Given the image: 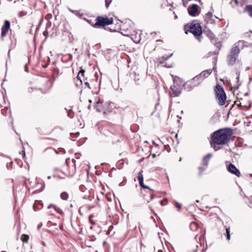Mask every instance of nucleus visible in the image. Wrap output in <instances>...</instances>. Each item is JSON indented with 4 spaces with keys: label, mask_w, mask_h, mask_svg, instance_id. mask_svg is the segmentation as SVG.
I'll return each instance as SVG.
<instances>
[{
    "label": "nucleus",
    "mask_w": 252,
    "mask_h": 252,
    "mask_svg": "<svg viewBox=\"0 0 252 252\" xmlns=\"http://www.w3.org/2000/svg\"><path fill=\"white\" fill-rule=\"evenodd\" d=\"M233 134V130L230 128L215 131L211 135L209 141L211 147L215 151L219 150L223 145L227 144Z\"/></svg>",
    "instance_id": "nucleus-1"
},
{
    "label": "nucleus",
    "mask_w": 252,
    "mask_h": 252,
    "mask_svg": "<svg viewBox=\"0 0 252 252\" xmlns=\"http://www.w3.org/2000/svg\"><path fill=\"white\" fill-rule=\"evenodd\" d=\"M184 31L186 34H188L189 32L193 34L195 37L199 42L201 40V35L202 29L200 24L197 20H193L192 22L186 24L184 26Z\"/></svg>",
    "instance_id": "nucleus-2"
},
{
    "label": "nucleus",
    "mask_w": 252,
    "mask_h": 252,
    "mask_svg": "<svg viewBox=\"0 0 252 252\" xmlns=\"http://www.w3.org/2000/svg\"><path fill=\"white\" fill-rule=\"evenodd\" d=\"M244 43V41L240 40L233 45L227 57V62L229 65H232L235 64L240 52V45Z\"/></svg>",
    "instance_id": "nucleus-3"
},
{
    "label": "nucleus",
    "mask_w": 252,
    "mask_h": 252,
    "mask_svg": "<svg viewBox=\"0 0 252 252\" xmlns=\"http://www.w3.org/2000/svg\"><path fill=\"white\" fill-rule=\"evenodd\" d=\"M215 99L218 104L220 106L225 105L227 96L223 88L217 84L214 88Z\"/></svg>",
    "instance_id": "nucleus-4"
},
{
    "label": "nucleus",
    "mask_w": 252,
    "mask_h": 252,
    "mask_svg": "<svg viewBox=\"0 0 252 252\" xmlns=\"http://www.w3.org/2000/svg\"><path fill=\"white\" fill-rule=\"evenodd\" d=\"M113 23V18H108L106 16H98L95 20L94 28H103L105 26L112 24Z\"/></svg>",
    "instance_id": "nucleus-5"
},
{
    "label": "nucleus",
    "mask_w": 252,
    "mask_h": 252,
    "mask_svg": "<svg viewBox=\"0 0 252 252\" xmlns=\"http://www.w3.org/2000/svg\"><path fill=\"white\" fill-rule=\"evenodd\" d=\"M138 180L139 181V185L143 189H147L149 190V197H147L145 194H143L144 198L145 200L147 201L148 203L150 202L152 200V199L154 198V192L155 191L150 188L148 186H146L144 184L143 181H144V177L143 175L142 174V171L139 172L138 173V176H137Z\"/></svg>",
    "instance_id": "nucleus-6"
},
{
    "label": "nucleus",
    "mask_w": 252,
    "mask_h": 252,
    "mask_svg": "<svg viewBox=\"0 0 252 252\" xmlns=\"http://www.w3.org/2000/svg\"><path fill=\"white\" fill-rule=\"evenodd\" d=\"M184 86L185 83L183 80H173V85L170 87L172 95L174 97L179 96Z\"/></svg>",
    "instance_id": "nucleus-7"
},
{
    "label": "nucleus",
    "mask_w": 252,
    "mask_h": 252,
    "mask_svg": "<svg viewBox=\"0 0 252 252\" xmlns=\"http://www.w3.org/2000/svg\"><path fill=\"white\" fill-rule=\"evenodd\" d=\"M232 82H230V88L231 90L233 92V94H237V98L238 99H240L241 101L243 102V104H248L249 103L250 104L249 101H247L245 102L244 101L243 99L241 98L240 94H239V89L241 86V83L239 82V80H232Z\"/></svg>",
    "instance_id": "nucleus-8"
},
{
    "label": "nucleus",
    "mask_w": 252,
    "mask_h": 252,
    "mask_svg": "<svg viewBox=\"0 0 252 252\" xmlns=\"http://www.w3.org/2000/svg\"><path fill=\"white\" fill-rule=\"evenodd\" d=\"M109 105H110V103H103L98 99L96 102L95 108L97 112H102L104 115H105L107 113L106 107L109 106Z\"/></svg>",
    "instance_id": "nucleus-9"
},
{
    "label": "nucleus",
    "mask_w": 252,
    "mask_h": 252,
    "mask_svg": "<svg viewBox=\"0 0 252 252\" xmlns=\"http://www.w3.org/2000/svg\"><path fill=\"white\" fill-rule=\"evenodd\" d=\"M188 12L191 16H197L200 12L199 10V6L196 4H191L188 7Z\"/></svg>",
    "instance_id": "nucleus-10"
},
{
    "label": "nucleus",
    "mask_w": 252,
    "mask_h": 252,
    "mask_svg": "<svg viewBox=\"0 0 252 252\" xmlns=\"http://www.w3.org/2000/svg\"><path fill=\"white\" fill-rule=\"evenodd\" d=\"M120 27L121 32L123 35L129 36L131 34L132 28L128 24L126 23H123Z\"/></svg>",
    "instance_id": "nucleus-11"
},
{
    "label": "nucleus",
    "mask_w": 252,
    "mask_h": 252,
    "mask_svg": "<svg viewBox=\"0 0 252 252\" xmlns=\"http://www.w3.org/2000/svg\"><path fill=\"white\" fill-rule=\"evenodd\" d=\"M227 170L229 172L236 175L238 177H240L241 175L239 170L232 163H229L227 166Z\"/></svg>",
    "instance_id": "nucleus-12"
},
{
    "label": "nucleus",
    "mask_w": 252,
    "mask_h": 252,
    "mask_svg": "<svg viewBox=\"0 0 252 252\" xmlns=\"http://www.w3.org/2000/svg\"><path fill=\"white\" fill-rule=\"evenodd\" d=\"M205 21L207 24H215L216 19L218 17L214 16L211 12H208L205 15Z\"/></svg>",
    "instance_id": "nucleus-13"
},
{
    "label": "nucleus",
    "mask_w": 252,
    "mask_h": 252,
    "mask_svg": "<svg viewBox=\"0 0 252 252\" xmlns=\"http://www.w3.org/2000/svg\"><path fill=\"white\" fill-rule=\"evenodd\" d=\"M10 27V22L8 20H5L4 24L1 27V37L5 36L8 30H9Z\"/></svg>",
    "instance_id": "nucleus-14"
},
{
    "label": "nucleus",
    "mask_w": 252,
    "mask_h": 252,
    "mask_svg": "<svg viewBox=\"0 0 252 252\" xmlns=\"http://www.w3.org/2000/svg\"><path fill=\"white\" fill-rule=\"evenodd\" d=\"M234 104L236 105L241 109H247L251 107V104L249 103H248V104H243V102L241 101L240 99L238 100V99L237 100L235 101Z\"/></svg>",
    "instance_id": "nucleus-15"
},
{
    "label": "nucleus",
    "mask_w": 252,
    "mask_h": 252,
    "mask_svg": "<svg viewBox=\"0 0 252 252\" xmlns=\"http://www.w3.org/2000/svg\"><path fill=\"white\" fill-rule=\"evenodd\" d=\"M219 53V51H217V52H209L208 53V56H207V58L211 57V56H212V63L213 64V65L214 66H215L216 64V63L217 62V57L216 56L217 55H218ZM214 68V67H213V68Z\"/></svg>",
    "instance_id": "nucleus-16"
},
{
    "label": "nucleus",
    "mask_w": 252,
    "mask_h": 252,
    "mask_svg": "<svg viewBox=\"0 0 252 252\" xmlns=\"http://www.w3.org/2000/svg\"><path fill=\"white\" fill-rule=\"evenodd\" d=\"M84 84L83 85L82 80H76V85L77 87L82 86V88H88L89 89H91V87L90 86L89 83L87 82H85V80H84Z\"/></svg>",
    "instance_id": "nucleus-17"
},
{
    "label": "nucleus",
    "mask_w": 252,
    "mask_h": 252,
    "mask_svg": "<svg viewBox=\"0 0 252 252\" xmlns=\"http://www.w3.org/2000/svg\"><path fill=\"white\" fill-rule=\"evenodd\" d=\"M43 203L41 200H36L33 205V209L35 211H38L43 207Z\"/></svg>",
    "instance_id": "nucleus-18"
},
{
    "label": "nucleus",
    "mask_w": 252,
    "mask_h": 252,
    "mask_svg": "<svg viewBox=\"0 0 252 252\" xmlns=\"http://www.w3.org/2000/svg\"><path fill=\"white\" fill-rule=\"evenodd\" d=\"M212 69H207L206 70L203 71L201 73H200L199 75V76L201 78L205 79L206 78H208L212 73Z\"/></svg>",
    "instance_id": "nucleus-19"
},
{
    "label": "nucleus",
    "mask_w": 252,
    "mask_h": 252,
    "mask_svg": "<svg viewBox=\"0 0 252 252\" xmlns=\"http://www.w3.org/2000/svg\"><path fill=\"white\" fill-rule=\"evenodd\" d=\"M1 113L2 115L4 116L9 115L10 117H11V110L10 108L8 107H5L3 109H2L1 110Z\"/></svg>",
    "instance_id": "nucleus-20"
},
{
    "label": "nucleus",
    "mask_w": 252,
    "mask_h": 252,
    "mask_svg": "<svg viewBox=\"0 0 252 252\" xmlns=\"http://www.w3.org/2000/svg\"><path fill=\"white\" fill-rule=\"evenodd\" d=\"M53 209L54 210V212L59 213V214H62L63 211L62 210L59 208L58 207L54 205H50V206H48V210H50V211H48V213L50 212H51L52 211L51 210L52 209Z\"/></svg>",
    "instance_id": "nucleus-21"
},
{
    "label": "nucleus",
    "mask_w": 252,
    "mask_h": 252,
    "mask_svg": "<svg viewBox=\"0 0 252 252\" xmlns=\"http://www.w3.org/2000/svg\"><path fill=\"white\" fill-rule=\"evenodd\" d=\"M244 11L247 12L249 16L252 18V5H246L244 8Z\"/></svg>",
    "instance_id": "nucleus-22"
},
{
    "label": "nucleus",
    "mask_w": 252,
    "mask_h": 252,
    "mask_svg": "<svg viewBox=\"0 0 252 252\" xmlns=\"http://www.w3.org/2000/svg\"><path fill=\"white\" fill-rule=\"evenodd\" d=\"M189 227L192 231H196L199 228V225L197 222L193 221L190 223Z\"/></svg>",
    "instance_id": "nucleus-23"
},
{
    "label": "nucleus",
    "mask_w": 252,
    "mask_h": 252,
    "mask_svg": "<svg viewBox=\"0 0 252 252\" xmlns=\"http://www.w3.org/2000/svg\"><path fill=\"white\" fill-rule=\"evenodd\" d=\"M145 48L148 50L149 52L153 51L155 49V46L154 44L151 42H148L145 46Z\"/></svg>",
    "instance_id": "nucleus-24"
},
{
    "label": "nucleus",
    "mask_w": 252,
    "mask_h": 252,
    "mask_svg": "<svg viewBox=\"0 0 252 252\" xmlns=\"http://www.w3.org/2000/svg\"><path fill=\"white\" fill-rule=\"evenodd\" d=\"M86 73V70L81 68V69L79 70V71L78 73L77 76V79H81V78H87V76H85Z\"/></svg>",
    "instance_id": "nucleus-25"
},
{
    "label": "nucleus",
    "mask_w": 252,
    "mask_h": 252,
    "mask_svg": "<svg viewBox=\"0 0 252 252\" xmlns=\"http://www.w3.org/2000/svg\"><path fill=\"white\" fill-rule=\"evenodd\" d=\"M212 157V155L211 154H208L207 155H206L204 158H203V164L205 165V166H207L208 165V162L210 159V158H211Z\"/></svg>",
    "instance_id": "nucleus-26"
},
{
    "label": "nucleus",
    "mask_w": 252,
    "mask_h": 252,
    "mask_svg": "<svg viewBox=\"0 0 252 252\" xmlns=\"http://www.w3.org/2000/svg\"><path fill=\"white\" fill-rule=\"evenodd\" d=\"M59 71L58 69H54L52 73V79H56L58 77Z\"/></svg>",
    "instance_id": "nucleus-27"
},
{
    "label": "nucleus",
    "mask_w": 252,
    "mask_h": 252,
    "mask_svg": "<svg viewBox=\"0 0 252 252\" xmlns=\"http://www.w3.org/2000/svg\"><path fill=\"white\" fill-rule=\"evenodd\" d=\"M68 194L67 193V192L65 191L63 192L61 194V198L64 200H67L68 198Z\"/></svg>",
    "instance_id": "nucleus-28"
},
{
    "label": "nucleus",
    "mask_w": 252,
    "mask_h": 252,
    "mask_svg": "<svg viewBox=\"0 0 252 252\" xmlns=\"http://www.w3.org/2000/svg\"><path fill=\"white\" fill-rule=\"evenodd\" d=\"M226 237L227 240H230V227L226 228Z\"/></svg>",
    "instance_id": "nucleus-29"
},
{
    "label": "nucleus",
    "mask_w": 252,
    "mask_h": 252,
    "mask_svg": "<svg viewBox=\"0 0 252 252\" xmlns=\"http://www.w3.org/2000/svg\"><path fill=\"white\" fill-rule=\"evenodd\" d=\"M29 239V236L27 234H23L21 236V240L24 242H27Z\"/></svg>",
    "instance_id": "nucleus-30"
},
{
    "label": "nucleus",
    "mask_w": 252,
    "mask_h": 252,
    "mask_svg": "<svg viewBox=\"0 0 252 252\" xmlns=\"http://www.w3.org/2000/svg\"><path fill=\"white\" fill-rule=\"evenodd\" d=\"M168 202V199L167 198H164V199L160 201V204L161 206H164L167 204Z\"/></svg>",
    "instance_id": "nucleus-31"
},
{
    "label": "nucleus",
    "mask_w": 252,
    "mask_h": 252,
    "mask_svg": "<svg viewBox=\"0 0 252 252\" xmlns=\"http://www.w3.org/2000/svg\"><path fill=\"white\" fill-rule=\"evenodd\" d=\"M112 105L111 103H110V105L109 106L106 107V111L107 113L105 115H107L112 112Z\"/></svg>",
    "instance_id": "nucleus-32"
},
{
    "label": "nucleus",
    "mask_w": 252,
    "mask_h": 252,
    "mask_svg": "<svg viewBox=\"0 0 252 252\" xmlns=\"http://www.w3.org/2000/svg\"><path fill=\"white\" fill-rule=\"evenodd\" d=\"M85 20L89 24H90L91 26L94 28L95 21H93L92 20L87 19H86Z\"/></svg>",
    "instance_id": "nucleus-33"
},
{
    "label": "nucleus",
    "mask_w": 252,
    "mask_h": 252,
    "mask_svg": "<svg viewBox=\"0 0 252 252\" xmlns=\"http://www.w3.org/2000/svg\"><path fill=\"white\" fill-rule=\"evenodd\" d=\"M94 217L93 215H91L89 216V221L91 223H92L93 225H94L95 224V222L92 220V218Z\"/></svg>",
    "instance_id": "nucleus-34"
},
{
    "label": "nucleus",
    "mask_w": 252,
    "mask_h": 252,
    "mask_svg": "<svg viewBox=\"0 0 252 252\" xmlns=\"http://www.w3.org/2000/svg\"><path fill=\"white\" fill-rule=\"evenodd\" d=\"M112 1V0H105V6H106V8H108L109 6V5L111 3Z\"/></svg>",
    "instance_id": "nucleus-35"
},
{
    "label": "nucleus",
    "mask_w": 252,
    "mask_h": 252,
    "mask_svg": "<svg viewBox=\"0 0 252 252\" xmlns=\"http://www.w3.org/2000/svg\"><path fill=\"white\" fill-rule=\"evenodd\" d=\"M79 135V132H76L75 133H70V136L72 138L77 137Z\"/></svg>",
    "instance_id": "nucleus-36"
},
{
    "label": "nucleus",
    "mask_w": 252,
    "mask_h": 252,
    "mask_svg": "<svg viewBox=\"0 0 252 252\" xmlns=\"http://www.w3.org/2000/svg\"><path fill=\"white\" fill-rule=\"evenodd\" d=\"M43 35L45 37V39L47 38V23L46 24L45 30L43 32Z\"/></svg>",
    "instance_id": "nucleus-37"
},
{
    "label": "nucleus",
    "mask_w": 252,
    "mask_h": 252,
    "mask_svg": "<svg viewBox=\"0 0 252 252\" xmlns=\"http://www.w3.org/2000/svg\"><path fill=\"white\" fill-rule=\"evenodd\" d=\"M80 189L82 192H85L86 190H87V189L86 188L85 186L84 185L80 186Z\"/></svg>",
    "instance_id": "nucleus-38"
},
{
    "label": "nucleus",
    "mask_w": 252,
    "mask_h": 252,
    "mask_svg": "<svg viewBox=\"0 0 252 252\" xmlns=\"http://www.w3.org/2000/svg\"><path fill=\"white\" fill-rule=\"evenodd\" d=\"M113 225H110V226L108 227V230H107V231L106 234H107V235L110 234V231L113 229Z\"/></svg>",
    "instance_id": "nucleus-39"
},
{
    "label": "nucleus",
    "mask_w": 252,
    "mask_h": 252,
    "mask_svg": "<svg viewBox=\"0 0 252 252\" xmlns=\"http://www.w3.org/2000/svg\"><path fill=\"white\" fill-rule=\"evenodd\" d=\"M175 206L178 208V210H180L181 208V205L178 203V202H176V204H175Z\"/></svg>",
    "instance_id": "nucleus-40"
},
{
    "label": "nucleus",
    "mask_w": 252,
    "mask_h": 252,
    "mask_svg": "<svg viewBox=\"0 0 252 252\" xmlns=\"http://www.w3.org/2000/svg\"><path fill=\"white\" fill-rule=\"evenodd\" d=\"M90 196V192L89 191H88V192L86 194H84V195H83V198H87L88 197H89Z\"/></svg>",
    "instance_id": "nucleus-41"
},
{
    "label": "nucleus",
    "mask_w": 252,
    "mask_h": 252,
    "mask_svg": "<svg viewBox=\"0 0 252 252\" xmlns=\"http://www.w3.org/2000/svg\"><path fill=\"white\" fill-rule=\"evenodd\" d=\"M25 71L27 72H29V69H28V63H26L25 65Z\"/></svg>",
    "instance_id": "nucleus-42"
},
{
    "label": "nucleus",
    "mask_w": 252,
    "mask_h": 252,
    "mask_svg": "<svg viewBox=\"0 0 252 252\" xmlns=\"http://www.w3.org/2000/svg\"><path fill=\"white\" fill-rule=\"evenodd\" d=\"M19 15L20 17H22L23 16L25 15V13L24 12H20L19 13Z\"/></svg>",
    "instance_id": "nucleus-43"
},
{
    "label": "nucleus",
    "mask_w": 252,
    "mask_h": 252,
    "mask_svg": "<svg viewBox=\"0 0 252 252\" xmlns=\"http://www.w3.org/2000/svg\"><path fill=\"white\" fill-rule=\"evenodd\" d=\"M23 187L25 186V188H26L28 187L27 183L26 181H24V183H23Z\"/></svg>",
    "instance_id": "nucleus-44"
},
{
    "label": "nucleus",
    "mask_w": 252,
    "mask_h": 252,
    "mask_svg": "<svg viewBox=\"0 0 252 252\" xmlns=\"http://www.w3.org/2000/svg\"><path fill=\"white\" fill-rule=\"evenodd\" d=\"M22 152L23 153V158H25V157H26V153H25V151H23Z\"/></svg>",
    "instance_id": "nucleus-45"
},
{
    "label": "nucleus",
    "mask_w": 252,
    "mask_h": 252,
    "mask_svg": "<svg viewBox=\"0 0 252 252\" xmlns=\"http://www.w3.org/2000/svg\"><path fill=\"white\" fill-rule=\"evenodd\" d=\"M38 90H40L41 91V93H42V94H46V91H43L41 89H39Z\"/></svg>",
    "instance_id": "nucleus-46"
},
{
    "label": "nucleus",
    "mask_w": 252,
    "mask_h": 252,
    "mask_svg": "<svg viewBox=\"0 0 252 252\" xmlns=\"http://www.w3.org/2000/svg\"><path fill=\"white\" fill-rule=\"evenodd\" d=\"M158 252H166V251L164 250V249H163V250H159L158 251Z\"/></svg>",
    "instance_id": "nucleus-47"
},
{
    "label": "nucleus",
    "mask_w": 252,
    "mask_h": 252,
    "mask_svg": "<svg viewBox=\"0 0 252 252\" xmlns=\"http://www.w3.org/2000/svg\"><path fill=\"white\" fill-rule=\"evenodd\" d=\"M42 244L43 246H46V242L43 240H42Z\"/></svg>",
    "instance_id": "nucleus-48"
},
{
    "label": "nucleus",
    "mask_w": 252,
    "mask_h": 252,
    "mask_svg": "<svg viewBox=\"0 0 252 252\" xmlns=\"http://www.w3.org/2000/svg\"><path fill=\"white\" fill-rule=\"evenodd\" d=\"M42 226V224L41 223L40 224L38 225L37 226V229H39Z\"/></svg>",
    "instance_id": "nucleus-49"
},
{
    "label": "nucleus",
    "mask_w": 252,
    "mask_h": 252,
    "mask_svg": "<svg viewBox=\"0 0 252 252\" xmlns=\"http://www.w3.org/2000/svg\"><path fill=\"white\" fill-rule=\"evenodd\" d=\"M43 67L45 68L47 67V63H46L44 65H43Z\"/></svg>",
    "instance_id": "nucleus-50"
},
{
    "label": "nucleus",
    "mask_w": 252,
    "mask_h": 252,
    "mask_svg": "<svg viewBox=\"0 0 252 252\" xmlns=\"http://www.w3.org/2000/svg\"><path fill=\"white\" fill-rule=\"evenodd\" d=\"M106 198H107V199L108 201H110V202L112 200H111V199L110 198L108 197H106Z\"/></svg>",
    "instance_id": "nucleus-51"
},
{
    "label": "nucleus",
    "mask_w": 252,
    "mask_h": 252,
    "mask_svg": "<svg viewBox=\"0 0 252 252\" xmlns=\"http://www.w3.org/2000/svg\"><path fill=\"white\" fill-rule=\"evenodd\" d=\"M32 89H33V88H29V92H31V90H32Z\"/></svg>",
    "instance_id": "nucleus-52"
},
{
    "label": "nucleus",
    "mask_w": 252,
    "mask_h": 252,
    "mask_svg": "<svg viewBox=\"0 0 252 252\" xmlns=\"http://www.w3.org/2000/svg\"><path fill=\"white\" fill-rule=\"evenodd\" d=\"M47 19H48V17H47V15H46L45 16V20H47Z\"/></svg>",
    "instance_id": "nucleus-53"
},
{
    "label": "nucleus",
    "mask_w": 252,
    "mask_h": 252,
    "mask_svg": "<svg viewBox=\"0 0 252 252\" xmlns=\"http://www.w3.org/2000/svg\"><path fill=\"white\" fill-rule=\"evenodd\" d=\"M239 75H240V74H239H239H238V76H237V78H236V79H239V77H240V76H239Z\"/></svg>",
    "instance_id": "nucleus-54"
},
{
    "label": "nucleus",
    "mask_w": 252,
    "mask_h": 252,
    "mask_svg": "<svg viewBox=\"0 0 252 252\" xmlns=\"http://www.w3.org/2000/svg\"><path fill=\"white\" fill-rule=\"evenodd\" d=\"M115 81L116 83H119V80H114Z\"/></svg>",
    "instance_id": "nucleus-55"
},
{
    "label": "nucleus",
    "mask_w": 252,
    "mask_h": 252,
    "mask_svg": "<svg viewBox=\"0 0 252 252\" xmlns=\"http://www.w3.org/2000/svg\"><path fill=\"white\" fill-rule=\"evenodd\" d=\"M29 184H30V185H31V187H33V186H32V185H31V184H32V182H29Z\"/></svg>",
    "instance_id": "nucleus-56"
},
{
    "label": "nucleus",
    "mask_w": 252,
    "mask_h": 252,
    "mask_svg": "<svg viewBox=\"0 0 252 252\" xmlns=\"http://www.w3.org/2000/svg\"><path fill=\"white\" fill-rule=\"evenodd\" d=\"M114 87L115 88L117 89V88H118V86L116 85L115 87L114 86Z\"/></svg>",
    "instance_id": "nucleus-57"
},
{
    "label": "nucleus",
    "mask_w": 252,
    "mask_h": 252,
    "mask_svg": "<svg viewBox=\"0 0 252 252\" xmlns=\"http://www.w3.org/2000/svg\"><path fill=\"white\" fill-rule=\"evenodd\" d=\"M41 239H42V240L43 239V237L42 234H41Z\"/></svg>",
    "instance_id": "nucleus-58"
},
{
    "label": "nucleus",
    "mask_w": 252,
    "mask_h": 252,
    "mask_svg": "<svg viewBox=\"0 0 252 252\" xmlns=\"http://www.w3.org/2000/svg\"><path fill=\"white\" fill-rule=\"evenodd\" d=\"M15 133H16V134L18 135H20V134L19 133H18L15 130Z\"/></svg>",
    "instance_id": "nucleus-59"
},
{
    "label": "nucleus",
    "mask_w": 252,
    "mask_h": 252,
    "mask_svg": "<svg viewBox=\"0 0 252 252\" xmlns=\"http://www.w3.org/2000/svg\"><path fill=\"white\" fill-rule=\"evenodd\" d=\"M75 161V159H72V162H74Z\"/></svg>",
    "instance_id": "nucleus-60"
},
{
    "label": "nucleus",
    "mask_w": 252,
    "mask_h": 252,
    "mask_svg": "<svg viewBox=\"0 0 252 252\" xmlns=\"http://www.w3.org/2000/svg\"><path fill=\"white\" fill-rule=\"evenodd\" d=\"M90 107H91V106H90V105H89V106H88V108H89V109H90Z\"/></svg>",
    "instance_id": "nucleus-61"
},
{
    "label": "nucleus",
    "mask_w": 252,
    "mask_h": 252,
    "mask_svg": "<svg viewBox=\"0 0 252 252\" xmlns=\"http://www.w3.org/2000/svg\"><path fill=\"white\" fill-rule=\"evenodd\" d=\"M19 140H20V141L21 142V143H22V140H21V138H19Z\"/></svg>",
    "instance_id": "nucleus-62"
},
{
    "label": "nucleus",
    "mask_w": 252,
    "mask_h": 252,
    "mask_svg": "<svg viewBox=\"0 0 252 252\" xmlns=\"http://www.w3.org/2000/svg\"><path fill=\"white\" fill-rule=\"evenodd\" d=\"M95 76H96V79H97V77H98V76L96 75V73L95 74Z\"/></svg>",
    "instance_id": "nucleus-63"
},
{
    "label": "nucleus",
    "mask_w": 252,
    "mask_h": 252,
    "mask_svg": "<svg viewBox=\"0 0 252 252\" xmlns=\"http://www.w3.org/2000/svg\"><path fill=\"white\" fill-rule=\"evenodd\" d=\"M89 102L90 103H92V100H89Z\"/></svg>",
    "instance_id": "nucleus-64"
}]
</instances>
